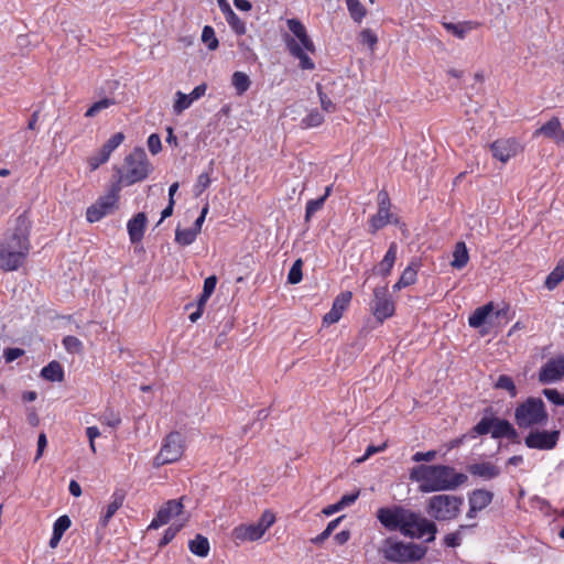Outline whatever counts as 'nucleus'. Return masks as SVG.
Instances as JSON below:
<instances>
[{
    "instance_id": "1",
    "label": "nucleus",
    "mask_w": 564,
    "mask_h": 564,
    "mask_svg": "<svg viewBox=\"0 0 564 564\" xmlns=\"http://www.w3.org/2000/svg\"><path fill=\"white\" fill-rule=\"evenodd\" d=\"M31 223L25 215L14 219L12 228L0 243V270L11 272L19 270L30 253Z\"/></svg>"
},
{
    "instance_id": "2",
    "label": "nucleus",
    "mask_w": 564,
    "mask_h": 564,
    "mask_svg": "<svg viewBox=\"0 0 564 564\" xmlns=\"http://www.w3.org/2000/svg\"><path fill=\"white\" fill-rule=\"evenodd\" d=\"M377 518L390 531L399 530L405 536L417 539L430 534L427 542L435 539L437 531L435 523L410 509L400 506L380 508Z\"/></svg>"
},
{
    "instance_id": "3",
    "label": "nucleus",
    "mask_w": 564,
    "mask_h": 564,
    "mask_svg": "<svg viewBox=\"0 0 564 564\" xmlns=\"http://www.w3.org/2000/svg\"><path fill=\"white\" fill-rule=\"evenodd\" d=\"M410 479L419 484L421 492H432L455 489L467 478L445 465H419L410 470Z\"/></svg>"
},
{
    "instance_id": "4",
    "label": "nucleus",
    "mask_w": 564,
    "mask_h": 564,
    "mask_svg": "<svg viewBox=\"0 0 564 564\" xmlns=\"http://www.w3.org/2000/svg\"><path fill=\"white\" fill-rule=\"evenodd\" d=\"M286 24L293 34V36L289 34L284 36L288 51L300 61L299 65L302 69H314L315 64L308 57L307 52L314 53L315 45L310 39L305 26L297 19H289Z\"/></svg>"
},
{
    "instance_id": "5",
    "label": "nucleus",
    "mask_w": 564,
    "mask_h": 564,
    "mask_svg": "<svg viewBox=\"0 0 564 564\" xmlns=\"http://www.w3.org/2000/svg\"><path fill=\"white\" fill-rule=\"evenodd\" d=\"M425 549L413 544L403 543L393 538L383 540L379 552L390 562L405 563L421 560L425 555Z\"/></svg>"
},
{
    "instance_id": "6",
    "label": "nucleus",
    "mask_w": 564,
    "mask_h": 564,
    "mask_svg": "<svg viewBox=\"0 0 564 564\" xmlns=\"http://www.w3.org/2000/svg\"><path fill=\"white\" fill-rule=\"evenodd\" d=\"M463 506V499L454 495H436L429 499L426 511L438 521L455 519Z\"/></svg>"
},
{
    "instance_id": "7",
    "label": "nucleus",
    "mask_w": 564,
    "mask_h": 564,
    "mask_svg": "<svg viewBox=\"0 0 564 564\" xmlns=\"http://www.w3.org/2000/svg\"><path fill=\"white\" fill-rule=\"evenodd\" d=\"M127 172L120 177V182L132 185L148 177L151 164L142 148H135L126 159Z\"/></svg>"
},
{
    "instance_id": "8",
    "label": "nucleus",
    "mask_w": 564,
    "mask_h": 564,
    "mask_svg": "<svg viewBox=\"0 0 564 564\" xmlns=\"http://www.w3.org/2000/svg\"><path fill=\"white\" fill-rule=\"evenodd\" d=\"M275 522V514L265 510L257 523H243L232 530V539L238 542H253L260 540L267 530Z\"/></svg>"
},
{
    "instance_id": "9",
    "label": "nucleus",
    "mask_w": 564,
    "mask_h": 564,
    "mask_svg": "<svg viewBox=\"0 0 564 564\" xmlns=\"http://www.w3.org/2000/svg\"><path fill=\"white\" fill-rule=\"evenodd\" d=\"M120 191V183L112 184L107 194L99 197L95 204L87 208L86 219L89 223H96L115 212L118 208Z\"/></svg>"
},
{
    "instance_id": "10",
    "label": "nucleus",
    "mask_w": 564,
    "mask_h": 564,
    "mask_svg": "<svg viewBox=\"0 0 564 564\" xmlns=\"http://www.w3.org/2000/svg\"><path fill=\"white\" fill-rule=\"evenodd\" d=\"M172 520H175L173 524H182V527L188 522L189 514L184 510L183 498L164 503L151 521L149 529H159Z\"/></svg>"
},
{
    "instance_id": "11",
    "label": "nucleus",
    "mask_w": 564,
    "mask_h": 564,
    "mask_svg": "<svg viewBox=\"0 0 564 564\" xmlns=\"http://www.w3.org/2000/svg\"><path fill=\"white\" fill-rule=\"evenodd\" d=\"M506 310L495 311V305L489 302L477 307L468 318V324L473 328H480V334L486 335L489 330L499 324V319L505 316Z\"/></svg>"
},
{
    "instance_id": "12",
    "label": "nucleus",
    "mask_w": 564,
    "mask_h": 564,
    "mask_svg": "<svg viewBox=\"0 0 564 564\" xmlns=\"http://www.w3.org/2000/svg\"><path fill=\"white\" fill-rule=\"evenodd\" d=\"M546 417L543 401L540 399H528L516 410V421L520 427L543 423Z\"/></svg>"
},
{
    "instance_id": "13",
    "label": "nucleus",
    "mask_w": 564,
    "mask_h": 564,
    "mask_svg": "<svg viewBox=\"0 0 564 564\" xmlns=\"http://www.w3.org/2000/svg\"><path fill=\"white\" fill-rule=\"evenodd\" d=\"M184 438L178 432L170 433L162 443L161 449L154 458L155 466L177 462L184 453Z\"/></svg>"
},
{
    "instance_id": "14",
    "label": "nucleus",
    "mask_w": 564,
    "mask_h": 564,
    "mask_svg": "<svg viewBox=\"0 0 564 564\" xmlns=\"http://www.w3.org/2000/svg\"><path fill=\"white\" fill-rule=\"evenodd\" d=\"M206 91L207 85L205 83L196 86L189 94H185L181 90L176 91L172 105L173 112L177 116L183 113L193 105L194 101L204 97Z\"/></svg>"
},
{
    "instance_id": "15",
    "label": "nucleus",
    "mask_w": 564,
    "mask_h": 564,
    "mask_svg": "<svg viewBox=\"0 0 564 564\" xmlns=\"http://www.w3.org/2000/svg\"><path fill=\"white\" fill-rule=\"evenodd\" d=\"M387 293V288H376L373 291L375 304L372 314L379 322H383L394 314V303L388 297Z\"/></svg>"
},
{
    "instance_id": "16",
    "label": "nucleus",
    "mask_w": 564,
    "mask_h": 564,
    "mask_svg": "<svg viewBox=\"0 0 564 564\" xmlns=\"http://www.w3.org/2000/svg\"><path fill=\"white\" fill-rule=\"evenodd\" d=\"M390 199L386 192L378 194V212L370 219V230L372 234L383 228L392 221L393 215L389 209Z\"/></svg>"
},
{
    "instance_id": "17",
    "label": "nucleus",
    "mask_w": 564,
    "mask_h": 564,
    "mask_svg": "<svg viewBox=\"0 0 564 564\" xmlns=\"http://www.w3.org/2000/svg\"><path fill=\"white\" fill-rule=\"evenodd\" d=\"M558 431H534L529 433L524 442L529 448L552 449L558 441Z\"/></svg>"
},
{
    "instance_id": "18",
    "label": "nucleus",
    "mask_w": 564,
    "mask_h": 564,
    "mask_svg": "<svg viewBox=\"0 0 564 564\" xmlns=\"http://www.w3.org/2000/svg\"><path fill=\"white\" fill-rule=\"evenodd\" d=\"M564 376V354L550 359L540 370L539 380L550 383L560 380Z\"/></svg>"
},
{
    "instance_id": "19",
    "label": "nucleus",
    "mask_w": 564,
    "mask_h": 564,
    "mask_svg": "<svg viewBox=\"0 0 564 564\" xmlns=\"http://www.w3.org/2000/svg\"><path fill=\"white\" fill-rule=\"evenodd\" d=\"M492 155L502 163L508 162L521 150L520 144L514 139H500L491 144Z\"/></svg>"
},
{
    "instance_id": "20",
    "label": "nucleus",
    "mask_w": 564,
    "mask_h": 564,
    "mask_svg": "<svg viewBox=\"0 0 564 564\" xmlns=\"http://www.w3.org/2000/svg\"><path fill=\"white\" fill-rule=\"evenodd\" d=\"M494 498V494L491 491L485 489L474 490L468 498L469 510L466 513L468 519L476 518L477 513L488 507Z\"/></svg>"
},
{
    "instance_id": "21",
    "label": "nucleus",
    "mask_w": 564,
    "mask_h": 564,
    "mask_svg": "<svg viewBox=\"0 0 564 564\" xmlns=\"http://www.w3.org/2000/svg\"><path fill=\"white\" fill-rule=\"evenodd\" d=\"M351 297L352 293L350 291H345L337 295L333 302L330 311L323 317V322L325 324L337 323L341 318L343 313L348 307Z\"/></svg>"
},
{
    "instance_id": "22",
    "label": "nucleus",
    "mask_w": 564,
    "mask_h": 564,
    "mask_svg": "<svg viewBox=\"0 0 564 564\" xmlns=\"http://www.w3.org/2000/svg\"><path fill=\"white\" fill-rule=\"evenodd\" d=\"M147 223L148 218L144 213H138L128 221L127 229L132 243H137L142 240Z\"/></svg>"
},
{
    "instance_id": "23",
    "label": "nucleus",
    "mask_w": 564,
    "mask_h": 564,
    "mask_svg": "<svg viewBox=\"0 0 564 564\" xmlns=\"http://www.w3.org/2000/svg\"><path fill=\"white\" fill-rule=\"evenodd\" d=\"M536 133H541L556 142L557 144L564 143V130L561 127V122L557 118H552L545 124H543Z\"/></svg>"
},
{
    "instance_id": "24",
    "label": "nucleus",
    "mask_w": 564,
    "mask_h": 564,
    "mask_svg": "<svg viewBox=\"0 0 564 564\" xmlns=\"http://www.w3.org/2000/svg\"><path fill=\"white\" fill-rule=\"evenodd\" d=\"M420 269L419 261H412L402 272L399 281L393 285L394 291L410 286L416 282L417 271Z\"/></svg>"
},
{
    "instance_id": "25",
    "label": "nucleus",
    "mask_w": 564,
    "mask_h": 564,
    "mask_svg": "<svg viewBox=\"0 0 564 564\" xmlns=\"http://www.w3.org/2000/svg\"><path fill=\"white\" fill-rule=\"evenodd\" d=\"M397 252L398 246L395 242H392L381 262L373 269L375 272L382 276L389 275L397 260Z\"/></svg>"
},
{
    "instance_id": "26",
    "label": "nucleus",
    "mask_w": 564,
    "mask_h": 564,
    "mask_svg": "<svg viewBox=\"0 0 564 564\" xmlns=\"http://www.w3.org/2000/svg\"><path fill=\"white\" fill-rule=\"evenodd\" d=\"M468 470L471 475L479 476L486 480L496 478L500 474L499 468L496 465L488 462L473 464L468 467Z\"/></svg>"
},
{
    "instance_id": "27",
    "label": "nucleus",
    "mask_w": 564,
    "mask_h": 564,
    "mask_svg": "<svg viewBox=\"0 0 564 564\" xmlns=\"http://www.w3.org/2000/svg\"><path fill=\"white\" fill-rule=\"evenodd\" d=\"M491 435L495 438H499V437L516 438L517 432L508 421L500 420V419H494Z\"/></svg>"
},
{
    "instance_id": "28",
    "label": "nucleus",
    "mask_w": 564,
    "mask_h": 564,
    "mask_svg": "<svg viewBox=\"0 0 564 564\" xmlns=\"http://www.w3.org/2000/svg\"><path fill=\"white\" fill-rule=\"evenodd\" d=\"M41 376L52 382H61L64 379V370L58 361H51L41 371Z\"/></svg>"
},
{
    "instance_id": "29",
    "label": "nucleus",
    "mask_w": 564,
    "mask_h": 564,
    "mask_svg": "<svg viewBox=\"0 0 564 564\" xmlns=\"http://www.w3.org/2000/svg\"><path fill=\"white\" fill-rule=\"evenodd\" d=\"M468 260L469 254L465 242H457L453 251V260L451 262V265L455 269H462L468 263Z\"/></svg>"
},
{
    "instance_id": "30",
    "label": "nucleus",
    "mask_w": 564,
    "mask_h": 564,
    "mask_svg": "<svg viewBox=\"0 0 564 564\" xmlns=\"http://www.w3.org/2000/svg\"><path fill=\"white\" fill-rule=\"evenodd\" d=\"M188 547L193 554L200 557H205L208 555L209 552V542L207 538L197 534L195 539L189 541Z\"/></svg>"
},
{
    "instance_id": "31",
    "label": "nucleus",
    "mask_w": 564,
    "mask_h": 564,
    "mask_svg": "<svg viewBox=\"0 0 564 564\" xmlns=\"http://www.w3.org/2000/svg\"><path fill=\"white\" fill-rule=\"evenodd\" d=\"M231 85L238 96L243 95L251 86L250 77L243 72H235L231 76Z\"/></svg>"
},
{
    "instance_id": "32",
    "label": "nucleus",
    "mask_w": 564,
    "mask_h": 564,
    "mask_svg": "<svg viewBox=\"0 0 564 564\" xmlns=\"http://www.w3.org/2000/svg\"><path fill=\"white\" fill-rule=\"evenodd\" d=\"M123 499H124V497L122 494L113 495L112 501L107 506L106 512L100 519L101 525L106 527L108 524L109 520L113 517V514L122 506Z\"/></svg>"
},
{
    "instance_id": "33",
    "label": "nucleus",
    "mask_w": 564,
    "mask_h": 564,
    "mask_svg": "<svg viewBox=\"0 0 564 564\" xmlns=\"http://www.w3.org/2000/svg\"><path fill=\"white\" fill-rule=\"evenodd\" d=\"M564 279V259L561 260L545 280L549 290L555 289Z\"/></svg>"
},
{
    "instance_id": "34",
    "label": "nucleus",
    "mask_w": 564,
    "mask_h": 564,
    "mask_svg": "<svg viewBox=\"0 0 564 564\" xmlns=\"http://www.w3.org/2000/svg\"><path fill=\"white\" fill-rule=\"evenodd\" d=\"M347 9L350 18L357 22L361 23L364 18L367 14L366 8L361 4L359 0H346Z\"/></svg>"
},
{
    "instance_id": "35",
    "label": "nucleus",
    "mask_w": 564,
    "mask_h": 564,
    "mask_svg": "<svg viewBox=\"0 0 564 564\" xmlns=\"http://www.w3.org/2000/svg\"><path fill=\"white\" fill-rule=\"evenodd\" d=\"M198 232L192 227V228H176L175 230V241L181 246H188L192 245Z\"/></svg>"
},
{
    "instance_id": "36",
    "label": "nucleus",
    "mask_w": 564,
    "mask_h": 564,
    "mask_svg": "<svg viewBox=\"0 0 564 564\" xmlns=\"http://www.w3.org/2000/svg\"><path fill=\"white\" fill-rule=\"evenodd\" d=\"M113 105H116V100L113 98H102L87 109L85 117L94 118Z\"/></svg>"
},
{
    "instance_id": "37",
    "label": "nucleus",
    "mask_w": 564,
    "mask_h": 564,
    "mask_svg": "<svg viewBox=\"0 0 564 564\" xmlns=\"http://www.w3.org/2000/svg\"><path fill=\"white\" fill-rule=\"evenodd\" d=\"M443 26L458 39H464L465 35L473 29L469 23L444 22Z\"/></svg>"
},
{
    "instance_id": "38",
    "label": "nucleus",
    "mask_w": 564,
    "mask_h": 564,
    "mask_svg": "<svg viewBox=\"0 0 564 564\" xmlns=\"http://www.w3.org/2000/svg\"><path fill=\"white\" fill-rule=\"evenodd\" d=\"M202 42L210 50L215 51L218 47V40L216 37L215 31L212 26L206 25L202 32Z\"/></svg>"
},
{
    "instance_id": "39",
    "label": "nucleus",
    "mask_w": 564,
    "mask_h": 564,
    "mask_svg": "<svg viewBox=\"0 0 564 564\" xmlns=\"http://www.w3.org/2000/svg\"><path fill=\"white\" fill-rule=\"evenodd\" d=\"M124 140L122 132L115 133L101 148V150L110 158L112 151L118 148Z\"/></svg>"
},
{
    "instance_id": "40",
    "label": "nucleus",
    "mask_w": 564,
    "mask_h": 564,
    "mask_svg": "<svg viewBox=\"0 0 564 564\" xmlns=\"http://www.w3.org/2000/svg\"><path fill=\"white\" fill-rule=\"evenodd\" d=\"M341 520V517L330 521L326 529L317 536L313 538L311 540L312 543L314 544H322L325 540H327L330 534L334 532V530L337 528L339 521Z\"/></svg>"
},
{
    "instance_id": "41",
    "label": "nucleus",
    "mask_w": 564,
    "mask_h": 564,
    "mask_svg": "<svg viewBox=\"0 0 564 564\" xmlns=\"http://www.w3.org/2000/svg\"><path fill=\"white\" fill-rule=\"evenodd\" d=\"M65 349L70 354H80L83 350L82 341L75 336H66L63 339Z\"/></svg>"
},
{
    "instance_id": "42",
    "label": "nucleus",
    "mask_w": 564,
    "mask_h": 564,
    "mask_svg": "<svg viewBox=\"0 0 564 564\" xmlns=\"http://www.w3.org/2000/svg\"><path fill=\"white\" fill-rule=\"evenodd\" d=\"M226 20L237 34H243L246 32L245 22L234 11L229 12Z\"/></svg>"
},
{
    "instance_id": "43",
    "label": "nucleus",
    "mask_w": 564,
    "mask_h": 564,
    "mask_svg": "<svg viewBox=\"0 0 564 564\" xmlns=\"http://www.w3.org/2000/svg\"><path fill=\"white\" fill-rule=\"evenodd\" d=\"M302 267H303L302 259H297L293 263V265H292V268H291V270L289 272V275H288L289 283L297 284V283L301 282V280H302Z\"/></svg>"
},
{
    "instance_id": "44",
    "label": "nucleus",
    "mask_w": 564,
    "mask_h": 564,
    "mask_svg": "<svg viewBox=\"0 0 564 564\" xmlns=\"http://www.w3.org/2000/svg\"><path fill=\"white\" fill-rule=\"evenodd\" d=\"M324 122V116L318 110H312L304 119L305 127L314 128Z\"/></svg>"
},
{
    "instance_id": "45",
    "label": "nucleus",
    "mask_w": 564,
    "mask_h": 564,
    "mask_svg": "<svg viewBox=\"0 0 564 564\" xmlns=\"http://www.w3.org/2000/svg\"><path fill=\"white\" fill-rule=\"evenodd\" d=\"M325 197L312 199L306 205L305 221H308L311 217L324 206Z\"/></svg>"
},
{
    "instance_id": "46",
    "label": "nucleus",
    "mask_w": 564,
    "mask_h": 564,
    "mask_svg": "<svg viewBox=\"0 0 564 564\" xmlns=\"http://www.w3.org/2000/svg\"><path fill=\"white\" fill-rule=\"evenodd\" d=\"M359 39L361 43L367 44L371 51L375 50L378 42L377 35L370 29H364L359 34Z\"/></svg>"
},
{
    "instance_id": "47",
    "label": "nucleus",
    "mask_w": 564,
    "mask_h": 564,
    "mask_svg": "<svg viewBox=\"0 0 564 564\" xmlns=\"http://www.w3.org/2000/svg\"><path fill=\"white\" fill-rule=\"evenodd\" d=\"M109 156L100 149L88 159V165L91 171L97 170L101 164L107 162Z\"/></svg>"
},
{
    "instance_id": "48",
    "label": "nucleus",
    "mask_w": 564,
    "mask_h": 564,
    "mask_svg": "<svg viewBox=\"0 0 564 564\" xmlns=\"http://www.w3.org/2000/svg\"><path fill=\"white\" fill-rule=\"evenodd\" d=\"M496 388L509 391L512 397H514L517 393L512 379L505 375L498 378L496 382Z\"/></svg>"
},
{
    "instance_id": "49",
    "label": "nucleus",
    "mask_w": 564,
    "mask_h": 564,
    "mask_svg": "<svg viewBox=\"0 0 564 564\" xmlns=\"http://www.w3.org/2000/svg\"><path fill=\"white\" fill-rule=\"evenodd\" d=\"M70 519L67 516L59 517L55 523L53 533L63 536L64 532L70 527Z\"/></svg>"
},
{
    "instance_id": "50",
    "label": "nucleus",
    "mask_w": 564,
    "mask_h": 564,
    "mask_svg": "<svg viewBox=\"0 0 564 564\" xmlns=\"http://www.w3.org/2000/svg\"><path fill=\"white\" fill-rule=\"evenodd\" d=\"M210 182L212 180L208 173L198 175L195 184V194L200 195L210 185Z\"/></svg>"
},
{
    "instance_id": "51",
    "label": "nucleus",
    "mask_w": 564,
    "mask_h": 564,
    "mask_svg": "<svg viewBox=\"0 0 564 564\" xmlns=\"http://www.w3.org/2000/svg\"><path fill=\"white\" fill-rule=\"evenodd\" d=\"M182 528V524H172L171 527H169L165 530L162 540L160 541V546H164L167 543H170Z\"/></svg>"
},
{
    "instance_id": "52",
    "label": "nucleus",
    "mask_w": 564,
    "mask_h": 564,
    "mask_svg": "<svg viewBox=\"0 0 564 564\" xmlns=\"http://www.w3.org/2000/svg\"><path fill=\"white\" fill-rule=\"evenodd\" d=\"M492 423L494 419L484 417L480 422L474 427V431L479 434L492 433Z\"/></svg>"
},
{
    "instance_id": "53",
    "label": "nucleus",
    "mask_w": 564,
    "mask_h": 564,
    "mask_svg": "<svg viewBox=\"0 0 564 564\" xmlns=\"http://www.w3.org/2000/svg\"><path fill=\"white\" fill-rule=\"evenodd\" d=\"M317 90L323 110L326 112H334L336 109L335 104L322 91L321 86L317 87Z\"/></svg>"
},
{
    "instance_id": "54",
    "label": "nucleus",
    "mask_w": 564,
    "mask_h": 564,
    "mask_svg": "<svg viewBox=\"0 0 564 564\" xmlns=\"http://www.w3.org/2000/svg\"><path fill=\"white\" fill-rule=\"evenodd\" d=\"M148 148L153 155L158 154L161 151L162 143L158 134L153 133L148 138Z\"/></svg>"
},
{
    "instance_id": "55",
    "label": "nucleus",
    "mask_w": 564,
    "mask_h": 564,
    "mask_svg": "<svg viewBox=\"0 0 564 564\" xmlns=\"http://www.w3.org/2000/svg\"><path fill=\"white\" fill-rule=\"evenodd\" d=\"M86 435L89 441V447H90L91 452L95 454L96 453L95 440L100 436V431L97 426H89L86 429Z\"/></svg>"
},
{
    "instance_id": "56",
    "label": "nucleus",
    "mask_w": 564,
    "mask_h": 564,
    "mask_svg": "<svg viewBox=\"0 0 564 564\" xmlns=\"http://www.w3.org/2000/svg\"><path fill=\"white\" fill-rule=\"evenodd\" d=\"M216 283L217 278L215 275H210L204 281L203 293H205V297H210L216 288Z\"/></svg>"
},
{
    "instance_id": "57",
    "label": "nucleus",
    "mask_w": 564,
    "mask_h": 564,
    "mask_svg": "<svg viewBox=\"0 0 564 564\" xmlns=\"http://www.w3.org/2000/svg\"><path fill=\"white\" fill-rule=\"evenodd\" d=\"M359 495V490L344 495L338 502L341 506V508L345 509L346 507L352 505L358 499Z\"/></svg>"
},
{
    "instance_id": "58",
    "label": "nucleus",
    "mask_w": 564,
    "mask_h": 564,
    "mask_svg": "<svg viewBox=\"0 0 564 564\" xmlns=\"http://www.w3.org/2000/svg\"><path fill=\"white\" fill-rule=\"evenodd\" d=\"M436 457L435 451H429V452H417L413 455L412 459L414 462H432Z\"/></svg>"
},
{
    "instance_id": "59",
    "label": "nucleus",
    "mask_w": 564,
    "mask_h": 564,
    "mask_svg": "<svg viewBox=\"0 0 564 564\" xmlns=\"http://www.w3.org/2000/svg\"><path fill=\"white\" fill-rule=\"evenodd\" d=\"M543 394L545 395V398L555 403V404H558V405H562V395L560 394V392L555 389H544L543 391Z\"/></svg>"
},
{
    "instance_id": "60",
    "label": "nucleus",
    "mask_w": 564,
    "mask_h": 564,
    "mask_svg": "<svg viewBox=\"0 0 564 564\" xmlns=\"http://www.w3.org/2000/svg\"><path fill=\"white\" fill-rule=\"evenodd\" d=\"M208 210H209V206L208 204H206L203 208H202V212H200V215L199 217L195 220V224H194V229L199 234L200 230H202V226L205 221V218L208 214Z\"/></svg>"
},
{
    "instance_id": "61",
    "label": "nucleus",
    "mask_w": 564,
    "mask_h": 564,
    "mask_svg": "<svg viewBox=\"0 0 564 564\" xmlns=\"http://www.w3.org/2000/svg\"><path fill=\"white\" fill-rule=\"evenodd\" d=\"M384 447H386V444H382L381 446H373V445L368 446L365 455L362 457L358 458L356 462L357 463H362L366 459H368L371 455L383 451Z\"/></svg>"
},
{
    "instance_id": "62",
    "label": "nucleus",
    "mask_w": 564,
    "mask_h": 564,
    "mask_svg": "<svg viewBox=\"0 0 564 564\" xmlns=\"http://www.w3.org/2000/svg\"><path fill=\"white\" fill-rule=\"evenodd\" d=\"M46 444H47L46 435L44 433H41L37 438V453L35 456V460H37L43 455Z\"/></svg>"
},
{
    "instance_id": "63",
    "label": "nucleus",
    "mask_w": 564,
    "mask_h": 564,
    "mask_svg": "<svg viewBox=\"0 0 564 564\" xmlns=\"http://www.w3.org/2000/svg\"><path fill=\"white\" fill-rule=\"evenodd\" d=\"M22 354H23V350H21L19 348H9L6 350L4 357L8 362H11V361L15 360L17 358H19L20 356H22Z\"/></svg>"
},
{
    "instance_id": "64",
    "label": "nucleus",
    "mask_w": 564,
    "mask_h": 564,
    "mask_svg": "<svg viewBox=\"0 0 564 564\" xmlns=\"http://www.w3.org/2000/svg\"><path fill=\"white\" fill-rule=\"evenodd\" d=\"M350 539V532L347 530H344L337 534H335L334 540L337 544L343 545L348 542Z\"/></svg>"
}]
</instances>
